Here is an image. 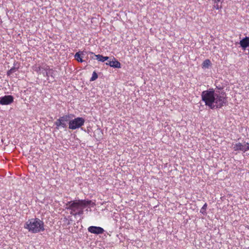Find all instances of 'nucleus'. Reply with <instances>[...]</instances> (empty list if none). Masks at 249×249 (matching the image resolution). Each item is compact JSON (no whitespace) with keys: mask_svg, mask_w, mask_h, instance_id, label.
I'll return each mask as SVG.
<instances>
[{"mask_svg":"<svg viewBox=\"0 0 249 249\" xmlns=\"http://www.w3.org/2000/svg\"><path fill=\"white\" fill-rule=\"evenodd\" d=\"M14 102V97L12 95H5L0 97V104L1 105H8Z\"/></svg>","mask_w":249,"mask_h":249,"instance_id":"obj_6","label":"nucleus"},{"mask_svg":"<svg viewBox=\"0 0 249 249\" xmlns=\"http://www.w3.org/2000/svg\"><path fill=\"white\" fill-rule=\"evenodd\" d=\"M201 97V100L205 103V106L212 109L220 108L228 102L225 93H220L213 88L203 91Z\"/></svg>","mask_w":249,"mask_h":249,"instance_id":"obj_1","label":"nucleus"},{"mask_svg":"<svg viewBox=\"0 0 249 249\" xmlns=\"http://www.w3.org/2000/svg\"><path fill=\"white\" fill-rule=\"evenodd\" d=\"M89 53L91 54H94V56L96 58V59L99 61L104 62L105 61H108L109 59V57L108 56H104L101 54H94L92 52H90Z\"/></svg>","mask_w":249,"mask_h":249,"instance_id":"obj_10","label":"nucleus"},{"mask_svg":"<svg viewBox=\"0 0 249 249\" xmlns=\"http://www.w3.org/2000/svg\"><path fill=\"white\" fill-rule=\"evenodd\" d=\"M90 201L79 200L78 201H70L66 203L65 209L70 211V214L74 216L81 215L83 214L84 209Z\"/></svg>","mask_w":249,"mask_h":249,"instance_id":"obj_2","label":"nucleus"},{"mask_svg":"<svg viewBox=\"0 0 249 249\" xmlns=\"http://www.w3.org/2000/svg\"><path fill=\"white\" fill-rule=\"evenodd\" d=\"M246 144L247 145V146H246L245 145L246 152L249 150V143H247Z\"/></svg>","mask_w":249,"mask_h":249,"instance_id":"obj_20","label":"nucleus"},{"mask_svg":"<svg viewBox=\"0 0 249 249\" xmlns=\"http://www.w3.org/2000/svg\"><path fill=\"white\" fill-rule=\"evenodd\" d=\"M213 8L216 10H219L221 8V6H219L217 3L214 4Z\"/></svg>","mask_w":249,"mask_h":249,"instance_id":"obj_18","label":"nucleus"},{"mask_svg":"<svg viewBox=\"0 0 249 249\" xmlns=\"http://www.w3.org/2000/svg\"><path fill=\"white\" fill-rule=\"evenodd\" d=\"M106 64L114 68H121L120 63L118 61L116 60L114 58H113L112 60H108Z\"/></svg>","mask_w":249,"mask_h":249,"instance_id":"obj_8","label":"nucleus"},{"mask_svg":"<svg viewBox=\"0 0 249 249\" xmlns=\"http://www.w3.org/2000/svg\"><path fill=\"white\" fill-rule=\"evenodd\" d=\"M88 230L89 232L96 234H102L105 231L104 229L100 227L93 226L89 227Z\"/></svg>","mask_w":249,"mask_h":249,"instance_id":"obj_7","label":"nucleus"},{"mask_svg":"<svg viewBox=\"0 0 249 249\" xmlns=\"http://www.w3.org/2000/svg\"><path fill=\"white\" fill-rule=\"evenodd\" d=\"M12 73H13V72L12 71V70H9V71H8L7 72V74L8 75H11Z\"/></svg>","mask_w":249,"mask_h":249,"instance_id":"obj_21","label":"nucleus"},{"mask_svg":"<svg viewBox=\"0 0 249 249\" xmlns=\"http://www.w3.org/2000/svg\"><path fill=\"white\" fill-rule=\"evenodd\" d=\"M223 1L224 0H215L214 3H217L218 2H221L222 3Z\"/></svg>","mask_w":249,"mask_h":249,"instance_id":"obj_23","label":"nucleus"},{"mask_svg":"<svg viewBox=\"0 0 249 249\" xmlns=\"http://www.w3.org/2000/svg\"><path fill=\"white\" fill-rule=\"evenodd\" d=\"M18 70V68H16V67H12L11 69V70H12V71L13 72V73L15 72V71H16Z\"/></svg>","mask_w":249,"mask_h":249,"instance_id":"obj_19","label":"nucleus"},{"mask_svg":"<svg viewBox=\"0 0 249 249\" xmlns=\"http://www.w3.org/2000/svg\"><path fill=\"white\" fill-rule=\"evenodd\" d=\"M80 52L76 53L74 55V57L77 61L80 62H83V60L82 59V58L81 57V54H80Z\"/></svg>","mask_w":249,"mask_h":249,"instance_id":"obj_15","label":"nucleus"},{"mask_svg":"<svg viewBox=\"0 0 249 249\" xmlns=\"http://www.w3.org/2000/svg\"><path fill=\"white\" fill-rule=\"evenodd\" d=\"M232 148L234 150V151H235L240 150V151H242L244 152H246L245 145H244L240 142H238L234 144H233Z\"/></svg>","mask_w":249,"mask_h":249,"instance_id":"obj_9","label":"nucleus"},{"mask_svg":"<svg viewBox=\"0 0 249 249\" xmlns=\"http://www.w3.org/2000/svg\"><path fill=\"white\" fill-rule=\"evenodd\" d=\"M211 65V61L209 59H206L204 60L202 63V68H208V67Z\"/></svg>","mask_w":249,"mask_h":249,"instance_id":"obj_12","label":"nucleus"},{"mask_svg":"<svg viewBox=\"0 0 249 249\" xmlns=\"http://www.w3.org/2000/svg\"><path fill=\"white\" fill-rule=\"evenodd\" d=\"M207 208V204L205 203L200 210V213L204 215H206V209Z\"/></svg>","mask_w":249,"mask_h":249,"instance_id":"obj_13","label":"nucleus"},{"mask_svg":"<svg viewBox=\"0 0 249 249\" xmlns=\"http://www.w3.org/2000/svg\"><path fill=\"white\" fill-rule=\"evenodd\" d=\"M71 116H73V115H65L57 119L54 122V125L56 126V129H59L60 127L66 128L67 127V124L66 123L70 121Z\"/></svg>","mask_w":249,"mask_h":249,"instance_id":"obj_4","label":"nucleus"},{"mask_svg":"<svg viewBox=\"0 0 249 249\" xmlns=\"http://www.w3.org/2000/svg\"><path fill=\"white\" fill-rule=\"evenodd\" d=\"M98 74L97 73L94 71L93 72L92 76L90 79V81H93L96 80L98 78Z\"/></svg>","mask_w":249,"mask_h":249,"instance_id":"obj_16","label":"nucleus"},{"mask_svg":"<svg viewBox=\"0 0 249 249\" xmlns=\"http://www.w3.org/2000/svg\"><path fill=\"white\" fill-rule=\"evenodd\" d=\"M85 120L82 117H77L70 120L69 123V129L74 130L81 127L84 124Z\"/></svg>","mask_w":249,"mask_h":249,"instance_id":"obj_5","label":"nucleus"},{"mask_svg":"<svg viewBox=\"0 0 249 249\" xmlns=\"http://www.w3.org/2000/svg\"><path fill=\"white\" fill-rule=\"evenodd\" d=\"M24 228L32 233H38L45 230L44 222L38 218L29 219L25 223Z\"/></svg>","mask_w":249,"mask_h":249,"instance_id":"obj_3","label":"nucleus"},{"mask_svg":"<svg viewBox=\"0 0 249 249\" xmlns=\"http://www.w3.org/2000/svg\"><path fill=\"white\" fill-rule=\"evenodd\" d=\"M49 66L47 65L42 66L41 71L40 72V74H42L44 77H47L48 71L49 70Z\"/></svg>","mask_w":249,"mask_h":249,"instance_id":"obj_11","label":"nucleus"},{"mask_svg":"<svg viewBox=\"0 0 249 249\" xmlns=\"http://www.w3.org/2000/svg\"><path fill=\"white\" fill-rule=\"evenodd\" d=\"M223 1L224 0H215L214 3H217L218 2H221L222 3Z\"/></svg>","mask_w":249,"mask_h":249,"instance_id":"obj_22","label":"nucleus"},{"mask_svg":"<svg viewBox=\"0 0 249 249\" xmlns=\"http://www.w3.org/2000/svg\"><path fill=\"white\" fill-rule=\"evenodd\" d=\"M54 76H55V71L53 69H50L49 68V70L48 71L47 77H48L49 76H51V77L54 78Z\"/></svg>","mask_w":249,"mask_h":249,"instance_id":"obj_14","label":"nucleus"},{"mask_svg":"<svg viewBox=\"0 0 249 249\" xmlns=\"http://www.w3.org/2000/svg\"><path fill=\"white\" fill-rule=\"evenodd\" d=\"M42 68V66L41 67H36V69L35 70L36 72H37L38 73H40V72L41 71V69Z\"/></svg>","mask_w":249,"mask_h":249,"instance_id":"obj_17","label":"nucleus"}]
</instances>
